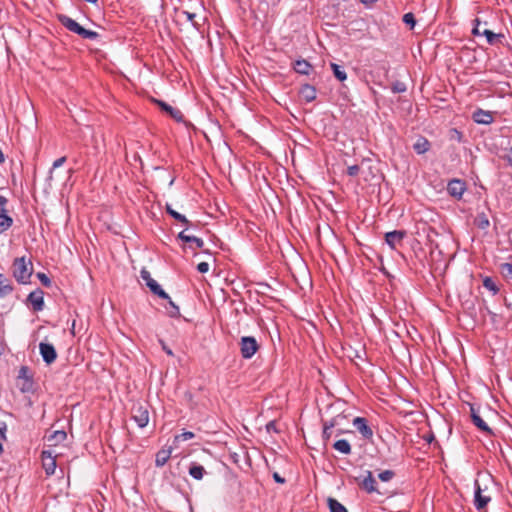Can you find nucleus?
<instances>
[{
  "mask_svg": "<svg viewBox=\"0 0 512 512\" xmlns=\"http://www.w3.org/2000/svg\"><path fill=\"white\" fill-rule=\"evenodd\" d=\"M330 67L333 71L335 78H337L339 81L343 82L347 79V74L340 65L336 63H330Z\"/></svg>",
  "mask_w": 512,
  "mask_h": 512,
  "instance_id": "c85d7f7f",
  "label": "nucleus"
},
{
  "mask_svg": "<svg viewBox=\"0 0 512 512\" xmlns=\"http://www.w3.org/2000/svg\"><path fill=\"white\" fill-rule=\"evenodd\" d=\"M164 299L168 302L167 306H165L167 314L172 318L180 317L179 307L172 301V299L170 297Z\"/></svg>",
  "mask_w": 512,
  "mask_h": 512,
  "instance_id": "bb28decb",
  "label": "nucleus"
},
{
  "mask_svg": "<svg viewBox=\"0 0 512 512\" xmlns=\"http://www.w3.org/2000/svg\"><path fill=\"white\" fill-rule=\"evenodd\" d=\"M473 22L474 26L472 29V34L475 36H485L487 43L489 45L502 43V41L505 39V35L503 33H495L488 28H484V30H481L482 22L480 21V19L476 18L474 19Z\"/></svg>",
  "mask_w": 512,
  "mask_h": 512,
  "instance_id": "7ed1b4c3",
  "label": "nucleus"
},
{
  "mask_svg": "<svg viewBox=\"0 0 512 512\" xmlns=\"http://www.w3.org/2000/svg\"><path fill=\"white\" fill-rule=\"evenodd\" d=\"M197 270L200 273H206L209 270V264L207 262H201L197 265Z\"/></svg>",
  "mask_w": 512,
  "mask_h": 512,
  "instance_id": "49530a36",
  "label": "nucleus"
},
{
  "mask_svg": "<svg viewBox=\"0 0 512 512\" xmlns=\"http://www.w3.org/2000/svg\"><path fill=\"white\" fill-rule=\"evenodd\" d=\"M483 286L491 291L493 295H496L499 292L498 286L491 277L487 276L483 279Z\"/></svg>",
  "mask_w": 512,
  "mask_h": 512,
  "instance_id": "473e14b6",
  "label": "nucleus"
},
{
  "mask_svg": "<svg viewBox=\"0 0 512 512\" xmlns=\"http://www.w3.org/2000/svg\"><path fill=\"white\" fill-rule=\"evenodd\" d=\"M40 354L42 356L43 361L50 365L57 358V352L55 347L50 343L41 342L39 344Z\"/></svg>",
  "mask_w": 512,
  "mask_h": 512,
  "instance_id": "ddd939ff",
  "label": "nucleus"
},
{
  "mask_svg": "<svg viewBox=\"0 0 512 512\" xmlns=\"http://www.w3.org/2000/svg\"><path fill=\"white\" fill-rule=\"evenodd\" d=\"M376 0H361L363 4L370 5L373 4Z\"/></svg>",
  "mask_w": 512,
  "mask_h": 512,
  "instance_id": "5fc2aeb1",
  "label": "nucleus"
},
{
  "mask_svg": "<svg viewBox=\"0 0 512 512\" xmlns=\"http://www.w3.org/2000/svg\"><path fill=\"white\" fill-rule=\"evenodd\" d=\"M504 159L512 166V146L508 149Z\"/></svg>",
  "mask_w": 512,
  "mask_h": 512,
  "instance_id": "8fccbe9b",
  "label": "nucleus"
},
{
  "mask_svg": "<svg viewBox=\"0 0 512 512\" xmlns=\"http://www.w3.org/2000/svg\"><path fill=\"white\" fill-rule=\"evenodd\" d=\"M57 18L61 25L64 26L68 31L79 35L83 39L96 40L99 37V34L96 31L85 29L74 19L67 15L60 14L57 16Z\"/></svg>",
  "mask_w": 512,
  "mask_h": 512,
  "instance_id": "f257e3e1",
  "label": "nucleus"
},
{
  "mask_svg": "<svg viewBox=\"0 0 512 512\" xmlns=\"http://www.w3.org/2000/svg\"><path fill=\"white\" fill-rule=\"evenodd\" d=\"M473 424L481 431L487 433V434H493L491 428L486 424V422L478 416H473L472 419Z\"/></svg>",
  "mask_w": 512,
  "mask_h": 512,
  "instance_id": "cd10ccee",
  "label": "nucleus"
},
{
  "mask_svg": "<svg viewBox=\"0 0 512 512\" xmlns=\"http://www.w3.org/2000/svg\"><path fill=\"white\" fill-rule=\"evenodd\" d=\"M474 486H475L474 505L477 510H482L490 502L491 497L483 494V490H482L478 480H475Z\"/></svg>",
  "mask_w": 512,
  "mask_h": 512,
  "instance_id": "4468645a",
  "label": "nucleus"
},
{
  "mask_svg": "<svg viewBox=\"0 0 512 512\" xmlns=\"http://www.w3.org/2000/svg\"><path fill=\"white\" fill-rule=\"evenodd\" d=\"M205 473L206 471L204 467L196 463H192V465L189 468V475L195 480H201Z\"/></svg>",
  "mask_w": 512,
  "mask_h": 512,
  "instance_id": "a878e982",
  "label": "nucleus"
},
{
  "mask_svg": "<svg viewBox=\"0 0 512 512\" xmlns=\"http://www.w3.org/2000/svg\"><path fill=\"white\" fill-rule=\"evenodd\" d=\"M170 216L185 225L190 224V221L184 215L180 214L176 210H174L173 212H170Z\"/></svg>",
  "mask_w": 512,
  "mask_h": 512,
  "instance_id": "4c0bfd02",
  "label": "nucleus"
},
{
  "mask_svg": "<svg viewBox=\"0 0 512 512\" xmlns=\"http://www.w3.org/2000/svg\"><path fill=\"white\" fill-rule=\"evenodd\" d=\"M266 430L267 432H277V428H276V422L275 421H270L266 424Z\"/></svg>",
  "mask_w": 512,
  "mask_h": 512,
  "instance_id": "09e8293b",
  "label": "nucleus"
},
{
  "mask_svg": "<svg viewBox=\"0 0 512 512\" xmlns=\"http://www.w3.org/2000/svg\"><path fill=\"white\" fill-rule=\"evenodd\" d=\"M395 477L393 470H384L378 474V478L383 482H389Z\"/></svg>",
  "mask_w": 512,
  "mask_h": 512,
  "instance_id": "f704fd0d",
  "label": "nucleus"
},
{
  "mask_svg": "<svg viewBox=\"0 0 512 512\" xmlns=\"http://www.w3.org/2000/svg\"><path fill=\"white\" fill-rule=\"evenodd\" d=\"M327 502L330 512H348L345 506L334 498H328Z\"/></svg>",
  "mask_w": 512,
  "mask_h": 512,
  "instance_id": "7c9ffc66",
  "label": "nucleus"
},
{
  "mask_svg": "<svg viewBox=\"0 0 512 512\" xmlns=\"http://www.w3.org/2000/svg\"><path fill=\"white\" fill-rule=\"evenodd\" d=\"M13 225V219L6 209H0V233L7 231Z\"/></svg>",
  "mask_w": 512,
  "mask_h": 512,
  "instance_id": "5701e85b",
  "label": "nucleus"
},
{
  "mask_svg": "<svg viewBox=\"0 0 512 512\" xmlns=\"http://www.w3.org/2000/svg\"><path fill=\"white\" fill-rule=\"evenodd\" d=\"M470 414H471V419H473V416L479 415L477 409L473 405L470 406Z\"/></svg>",
  "mask_w": 512,
  "mask_h": 512,
  "instance_id": "864d4df0",
  "label": "nucleus"
},
{
  "mask_svg": "<svg viewBox=\"0 0 512 512\" xmlns=\"http://www.w3.org/2000/svg\"><path fill=\"white\" fill-rule=\"evenodd\" d=\"M360 167L358 165H352L347 168V174L349 176L355 177L359 174Z\"/></svg>",
  "mask_w": 512,
  "mask_h": 512,
  "instance_id": "c03bdc74",
  "label": "nucleus"
},
{
  "mask_svg": "<svg viewBox=\"0 0 512 512\" xmlns=\"http://www.w3.org/2000/svg\"><path fill=\"white\" fill-rule=\"evenodd\" d=\"M333 448L342 454L351 453V445L346 439H339L333 444Z\"/></svg>",
  "mask_w": 512,
  "mask_h": 512,
  "instance_id": "393cba45",
  "label": "nucleus"
},
{
  "mask_svg": "<svg viewBox=\"0 0 512 512\" xmlns=\"http://www.w3.org/2000/svg\"><path fill=\"white\" fill-rule=\"evenodd\" d=\"M42 466L47 476H51L55 473L56 469V456L53 455L50 450H43L41 452Z\"/></svg>",
  "mask_w": 512,
  "mask_h": 512,
  "instance_id": "1a4fd4ad",
  "label": "nucleus"
},
{
  "mask_svg": "<svg viewBox=\"0 0 512 512\" xmlns=\"http://www.w3.org/2000/svg\"><path fill=\"white\" fill-rule=\"evenodd\" d=\"M494 114H496V112L478 108L473 112L472 119L477 124L489 125L494 121Z\"/></svg>",
  "mask_w": 512,
  "mask_h": 512,
  "instance_id": "2eb2a0df",
  "label": "nucleus"
},
{
  "mask_svg": "<svg viewBox=\"0 0 512 512\" xmlns=\"http://www.w3.org/2000/svg\"><path fill=\"white\" fill-rule=\"evenodd\" d=\"M182 14L186 17V19L188 21H190L192 23V25L194 27H197L198 24L194 21L195 20V17H196V14L195 13H192V12H189V11H183Z\"/></svg>",
  "mask_w": 512,
  "mask_h": 512,
  "instance_id": "37998d69",
  "label": "nucleus"
},
{
  "mask_svg": "<svg viewBox=\"0 0 512 512\" xmlns=\"http://www.w3.org/2000/svg\"><path fill=\"white\" fill-rule=\"evenodd\" d=\"M476 224L479 228L485 229L489 226V220L484 214H482L476 218Z\"/></svg>",
  "mask_w": 512,
  "mask_h": 512,
  "instance_id": "58836bf2",
  "label": "nucleus"
},
{
  "mask_svg": "<svg viewBox=\"0 0 512 512\" xmlns=\"http://www.w3.org/2000/svg\"><path fill=\"white\" fill-rule=\"evenodd\" d=\"M431 147L429 140L423 136L417 138L416 142L413 144V149L417 154L426 153Z\"/></svg>",
  "mask_w": 512,
  "mask_h": 512,
  "instance_id": "4be33fe9",
  "label": "nucleus"
},
{
  "mask_svg": "<svg viewBox=\"0 0 512 512\" xmlns=\"http://www.w3.org/2000/svg\"><path fill=\"white\" fill-rule=\"evenodd\" d=\"M17 379L19 381L18 387L22 393L33 391V377L30 375V370L27 366H21Z\"/></svg>",
  "mask_w": 512,
  "mask_h": 512,
  "instance_id": "423d86ee",
  "label": "nucleus"
},
{
  "mask_svg": "<svg viewBox=\"0 0 512 512\" xmlns=\"http://www.w3.org/2000/svg\"><path fill=\"white\" fill-rule=\"evenodd\" d=\"M353 426L357 429V431L361 434V436L366 440H371L373 438V430L368 425V421L364 417H356L353 419Z\"/></svg>",
  "mask_w": 512,
  "mask_h": 512,
  "instance_id": "f8f14e48",
  "label": "nucleus"
},
{
  "mask_svg": "<svg viewBox=\"0 0 512 512\" xmlns=\"http://www.w3.org/2000/svg\"><path fill=\"white\" fill-rule=\"evenodd\" d=\"M194 433L191 432V431H185L179 435H176L175 436V441H187V440H190L192 438H194Z\"/></svg>",
  "mask_w": 512,
  "mask_h": 512,
  "instance_id": "ea45409f",
  "label": "nucleus"
},
{
  "mask_svg": "<svg viewBox=\"0 0 512 512\" xmlns=\"http://www.w3.org/2000/svg\"><path fill=\"white\" fill-rule=\"evenodd\" d=\"M66 159H67V158H66L65 156H63V157H60V158L56 159V160L53 162V164H52V168H51V170H50V174H52V171H53L54 169L61 167V166L66 162Z\"/></svg>",
  "mask_w": 512,
  "mask_h": 512,
  "instance_id": "79ce46f5",
  "label": "nucleus"
},
{
  "mask_svg": "<svg viewBox=\"0 0 512 512\" xmlns=\"http://www.w3.org/2000/svg\"><path fill=\"white\" fill-rule=\"evenodd\" d=\"M141 278L145 281L147 287L151 292L160 298H169V295L161 288V286L155 281L148 270L142 269L140 271Z\"/></svg>",
  "mask_w": 512,
  "mask_h": 512,
  "instance_id": "0eeeda50",
  "label": "nucleus"
},
{
  "mask_svg": "<svg viewBox=\"0 0 512 512\" xmlns=\"http://www.w3.org/2000/svg\"><path fill=\"white\" fill-rule=\"evenodd\" d=\"M293 69L298 74L309 75L313 71V66L307 60L299 59L294 62Z\"/></svg>",
  "mask_w": 512,
  "mask_h": 512,
  "instance_id": "6ab92c4d",
  "label": "nucleus"
},
{
  "mask_svg": "<svg viewBox=\"0 0 512 512\" xmlns=\"http://www.w3.org/2000/svg\"><path fill=\"white\" fill-rule=\"evenodd\" d=\"M406 236V231L404 230H394L387 232L385 234V241L390 246L391 249H396L398 244H401L403 239Z\"/></svg>",
  "mask_w": 512,
  "mask_h": 512,
  "instance_id": "dca6fc26",
  "label": "nucleus"
},
{
  "mask_svg": "<svg viewBox=\"0 0 512 512\" xmlns=\"http://www.w3.org/2000/svg\"><path fill=\"white\" fill-rule=\"evenodd\" d=\"M366 476L363 478L362 482L359 484L360 487L365 490L367 493H378L380 494V491L377 488V482L374 478L371 471H366Z\"/></svg>",
  "mask_w": 512,
  "mask_h": 512,
  "instance_id": "f3484780",
  "label": "nucleus"
},
{
  "mask_svg": "<svg viewBox=\"0 0 512 512\" xmlns=\"http://www.w3.org/2000/svg\"><path fill=\"white\" fill-rule=\"evenodd\" d=\"M171 453H172V448L171 447H169L168 449H164L163 448V449L159 450L156 453L155 465L157 467H163L168 462V460L170 459Z\"/></svg>",
  "mask_w": 512,
  "mask_h": 512,
  "instance_id": "aec40b11",
  "label": "nucleus"
},
{
  "mask_svg": "<svg viewBox=\"0 0 512 512\" xmlns=\"http://www.w3.org/2000/svg\"><path fill=\"white\" fill-rule=\"evenodd\" d=\"M299 95L305 100V102H313L317 97V90L313 85L303 84L299 89Z\"/></svg>",
  "mask_w": 512,
  "mask_h": 512,
  "instance_id": "a211bd4d",
  "label": "nucleus"
},
{
  "mask_svg": "<svg viewBox=\"0 0 512 512\" xmlns=\"http://www.w3.org/2000/svg\"><path fill=\"white\" fill-rule=\"evenodd\" d=\"M499 269L504 278L512 279V263H501Z\"/></svg>",
  "mask_w": 512,
  "mask_h": 512,
  "instance_id": "72a5a7b5",
  "label": "nucleus"
},
{
  "mask_svg": "<svg viewBox=\"0 0 512 512\" xmlns=\"http://www.w3.org/2000/svg\"><path fill=\"white\" fill-rule=\"evenodd\" d=\"M174 209L171 207V205L167 204L166 205V212L170 215V212H173Z\"/></svg>",
  "mask_w": 512,
  "mask_h": 512,
  "instance_id": "6e6d98bb",
  "label": "nucleus"
},
{
  "mask_svg": "<svg viewBox=\"0 0 512 512\" xmlns=\"http://www.w3.org/2000/svg\"><path fill=\"white\" fill-rule=\"evenodd\" d=\"M131 415L138 427H146L149 423L148 404L141 402L134 403L131 408Z\"/></svg>",
  "mask_w": 512,
  "mask_h": 512,
  "instance_id": "20e7f679",
  "label": "nucleus"
},
{
  "mask_svg": "<svg viewBox=\"0 0 512 512\" xmlns=\"http://www.w3.org/2000/svg\"><path fill=\"white\" fill-rule=\"evenodd\" d=\"M67 437V434L64 430L54 431L48 438V441L53 442V445H57L63 442Z\"/></svg>",
  "mask_w": 512,
  "mask_h": 512,
  "instance_id": "c756f323",
  "label": "nucleus"
},
{
  "mask_svg": "<svg viewBox=\"0 0 512 512\" xmlns=\"http://www.w3.org/2000/svg\"><path fill=\"white\" fill-rule=\"evenodd\" d=\"M239 345L241 355L244 359L252 358L259 350V344L253 336H243Z\"/></svg>",
  "mask_w": 512,
  "mask_h": 512,
  "instance_id": "39448f33",
  "label": "nucleus"
},
{
  "mask_svg": "<svg viewBox=\"0 0 512 512\" xmlns=\"http://www.w3.org/2000/svg\"><path fill=\"white\" fill-rule=\"evenodd\" d=\"M403 22L410 26V29H413L414 26L416 25V19H415V16L413 13L411 12H408L406 14H404L403 16Z\"/></svg>",
  "mask_w": 512,
  "mask_h": 512,
  "instance_id": "c9c22d12",
  "label": "nucleus"
},
{
  "mask_svg": "<svg viewBox=\"0 0 512 512\" xmlns=\"http://www.w3.org/2000/svg\"><path fill=\"white\" fill-rule=\"evenodd\" d=\"M37 278L39 279V281L41 282V284L45 287H50L52 285V281L51 279L43 272H38L37 273Z\"/></svg>",
  "mask_w": 512,
  "mask_h": 512,
  "instance_id": "e433bc0d",
  "label": "nucleus"
},
{
  "mask_svg": "<svg viewBox=\"0 0 512 512\" xmlns=\"http://www.w3.org/2000/svg\"><path fill=\"white\" fill-rule=\"evenodd\" d=\"M13 286L9 279L5 278L2 274H0V296L5 297L12 293Z\"/></svg>",
  "mask_w": 512,
  "mask_h": 512,
  "instance_id": "b1692460",
  "label": "nucleus"
},
{
  "mask_svg": "<svg viewBox=\"0 0 512 512\" xmlns=\"http://www.w3.org/2000/svg\"><path fill=\"white\" fill-rule=\"evenodd\" d=\"M486 26H487V22L482 23L481 24V30H484V28H487Z\"/></svg>",
  "mask_w": 512,
  "mask_h": 512,
  "instance_id": "4d7b16f0",
  "label": "nucleus"
},
{
  "mask_svg": "<svg viewBox=\"0 0 512 512\" xmlns=\"http://www.w3.org/2000/svg\"><path fill=\"white\" fill-rule=\"evenodd\" d=\"M6 430H7L6 423L0 419V438H2L3 440H6Z\"/></svg>",
  "mask_w": 512,
  "mask_h": 512,
  "instance_id": "a18cd8bd",
  "label": "nucleus"
},
{
  "mask_svg": "<svg viewBox=\"0 0 512 512\" xmlns=\"http://www.w3.org/2000/svg\"><path fill=\"white\" fill-rule=\"evenodd\" d=\"M153 102L165 113H167L171 118H173L176 122H183L184 121V115L183 113L177 109L169 105L168 103L159 100V99H153Z\"/></svg>",
  "mask_w": 512,
  "mask_h": 512,
  "instance_id": "9d476101",
  "label": "nucleus"
},
{
  "mask_svg": "<svg viewBox=\"0 0 512 512\" xmlns=\"http://www.w3.org/2000/svg\"><path fill=\"white\" fill-rule=\"evenodd\" d=\"M336 425L335 419L325 422L323 426L322 438L324 441H328L332 435V429Z\"/></svg>",
  "mask_w": 512,
  "mask_h": 512,
  "instance_id": "2f4dec72",
  "label": "nucleus"
},
{
  "mask_svg": "<svg viewBox=\"0 0 512 512\" xmlns=\"http://www.w3.org/2000/svg\"><path fill=\"white\" fill-rule=\"evenodd\" d=\"M159 343H160V345H161V347H162L163 351H164L168 356H173V355H174V354H173V351H172V350H171V349L166 345V343H165L162 339H160V340H159Z\"/></svg>",
  "mask_w": 512,
  "mask_h": 512,
  "instance_id": "de8ad7c7",
  "label": "nucleus"
},
{
  "mask_svg": "<svg viewBox=\"0 0 512 512\" xmlns=\"http://www.w3.org/2000/svg\"><path fill=\"white\" fill-rule=\"evenodd\" d=\"M177 238L185 243H191L195 245L196 248L202 249L204 246V242L201 238H198L196 236H190L185 233V231H181Z\"/></svg>",
  "mask_w": 512,
  "mask_h": 512,
  "instance_id": "412c9836",
  "label": "nucleus"
},
{
  "mask_svg": "<svg viewBox=\"0 0 512 512\" xmlns=\"http://www.w3.org/2000/svg\"><path fill=\"white\" fill-rule=\"evenodd\" d=\"M13 276L20 284L30 283L33 272V266L30 261H26L25 257L16 258L12 265Z\"/></svg>",
  "mask_w": 512,
  "mask_h": 512,
  "instance_id": "f03ea898",
  "label": "nucleus"
},
{
  "mask_svg": "<svg viewBox=\"0 0 512 512\" xmlns=\"http://www.w3.org/2000/svg\"><path fill=\"white\" fill-rule=\"evenodd\" d=\"M273 477H274V480L276 482H278V483H284L285 482L284 478H282L278 473H274Z\"/></svg>",
  "mask_w": 512,
  "mask_h": 512,
  "instance_id": "603ef678",
  "label": "nucleus"
},
{
  "mask_svg": "<svg viewBox=\"0 0 512 512\" xmlns=\"http://www.w3.org/2000/svg\"><path fill=\"white\" fill-rule=\"evenodd\" d=\"M8 200L5 196L0 195V209H6L5 206Z\"/></svg>",
  "mask_w": 512,
  "mask_h": 512,
  "instance_id": "3c124183",
  "label": "nucleus"
},
{
  "mask_svg": "<svg viewBox=\"0 0 512 512\" xmlns=\"http://www.w3.org/2000/svg\"><path fill=\"white\" fill-rule=\"evenodd\" d=\"M26 302L32 305V308L35 312L42 311L44 309V292L40 288L32 291Z\"/></svg>",
  "mask_w": 512,
  "mask_h": 512,
  "instance_id": "9b49d317",
  "label": "nucleus"
},
{
  "mask_svg": "<svg viewBox=\"0 0 512 512\" xmlns=\"http://www.w3.org/2000/svg\"><path fill=\"white\" fill-rule=\"evenodd\" d=\"M467 190L466 182L462 179H451L447 184L448 194L456 200L462 199L464 192Z\"/></svg>",
  "mask_w": 512,
  "mask_h": 512,
  "instance_id": "6e6552de",
  "label": "nucleus"
},
{
  "mask_svg": "<svg viewBox=\"0 0 512 512\" xmlns=\"http://www.w3.org/2000/svg\"><path fill=\"white\" fill-rule=\"evenodd\" d=\"M394 93H403L406 91V85L403 82L397 81L392 85Z\"/></svg>",
  "mask_w": 512,
  "mask_h": 512,
  "instance_id": "a19ab883",
  "label": "nucleus"
}]
</instances>
